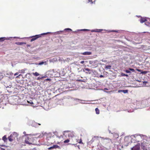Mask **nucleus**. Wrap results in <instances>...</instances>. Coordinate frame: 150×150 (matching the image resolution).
<instances>
[{
  "mask_svg": "<svg viewBox=\"0 0 150 150\" xmlns=\"http://www.w3.org/2000/svg\"><path fill=\"white\" fill-rule=\"evenodd\" d=\"M21 74H19L18 76H16V78H18L19 77V76H21Z\"/></svg>",
  "mask_w": 150,
  "mask_h": 150,
  "instance_id": "obj_39",
  "label": "nucleus"
},
{
  "mask_svg": "<svg viewBox=\"0 0 150 150\" xmlns=\"http://www.w3.org/2000/svg\"><path fill=\"white\" fill-rule=\"evenodd\" d=\"M25 142L26 144H32L33 142L32 137H26L25 140Z\"/></svg>",
  "mask_w": 150,
  "mask_h": 150,
  "instance_id": "obj_2",
  "label": "nucleus"
},
{
  "mask_svg": "<svg viewBox=\"0 0 150 150\" xmlns=\"http://www.w3.org/2000/svg\"><path fill=\"white\" fill-rule=\"evenodd\" d=\"M44 63V62H40L39 63V65H42Z\"/></svg>",
  "mask_w": 150,
  "mask_h": 150,
  "instance_id": "obj_31",
  "label": "nucleus"
},
{
  "mask_svg": "<svg viewBox=\"0 0 150 150\" xmlns=\"http://www.w3.org/2000/svg\"><path fill=\"white\" fill-rule=\"evenodd\" d=\"M17 133L14 132L12 134H11L10 136L13 139H15L16 137H17Z\"/></svg>",
  "mask_w": 150,
  "mask_h": 150,
  "instance_id": "obj_6",
  "label": "nucleus"
},
{
  "mask_svg": "<svg viewBox=\"0 0 150 150\" xmlns=\"http://www.w3.org/2000/svg\"><path fill=\"white\" fill-rule=\"evenodd\" d=\"M38 124L39 125H41V124H39H39Z\"/></svg>",
  "mask_w": 150,
  "mask_h": 150,
  "instance_id": "obj_44",
  "label": "nucleus"
},
{
  "mask_svg": "<svg viewBox=\"0 0 150 150\" xmlns=\"http://www.w3.org/2000/svg\"><path fill=\"white\" fill-rule=\"evenodd\" d=\"M95 110L96 111V113L97 114H99L100 113V110L98 108H96Z\"/></svg>",
  "mask_w": 150,
  "mask_h": 150,
  "instance_id": "obj_15",
  "label": "nucleus"
},
{
  "mask_svg": "<svg viewBox=\"0 0 150 150\" xmlns=\"http://www.w3.org/2000/svg\"><path fill=\"white\" fill-rule=\"evenodd\" d=\"M143 143H142V146H143Z\"/></svg>",
  "mask_w": 150,
  "mask_h": 150,
  "instance_id": "obj_43",
  "label": "nucleus"
},
{
  "mask_svg": "<svg viewBox=\"0 0 150 150\" xmlns=\"http://www.w3.org/2000/svg\"><path fill=\"white\" fill-rule=\"evenodd\" d=\"M137 71H139V72H140V71H141V70L139 69H137Z\"/></svg>",
  "mask_w": 150,
  "mask_h": 150,
  "instance_id": "obj_38",
  "label": "nucleus"
},
{
  "mask_svg": "<svg viewBox=\"0 0 150 150\" xmlns=\"http://www.w3.org/2000/svg\"><path fill=\"white\" fill-rule=\"evenodd\" d=\"M120 75L121 76H126L127 77L128 76V75L127 74H125L123 73H121V74Z\"/></svg>",
  "mask_w": 150,
  "mask_h": 150,
  "instance_id": "obj_23",
  "label": "nucleus"
},
{
  "mask_svg": "<svg viewBox=\"0 0 150 150\" xmlns=\"http://www.w3.org/2000/svg\"><path fill=\"white\" fill-rule=\"evenodd\" d=\"M6 39L5 37H2L0 38V41L2 42L4 41L5 40H6Z\"/></svg>",
  "mask_w": 150,
  "mask_h": 150,
  "instance_id": "obj_18",
  "label": "nucleus"
},
{
  "mask_svg": "<svg viewBox=\"0 0 150 150\" xmlns=\"http://www.w3.org/2000/svg\"><path fill=\"white\" fill-rule=\"evenodd\" d=\"M104 89H107V88H105Z\"/></svg>",
  "mask_w": 150,
  "mask_h": 150,
  "instance_id": "obj_47",
  "label": "nucleus"
},
{
  "mask_svg": "<svg viewBox=\"0 0 150 150\" xmlns=\"http://www.w3.org/2000/svg\"><path fill=\"white\" fill-rule=\"evenodd\" d=\"M147 83V81H144L143 82V83Z\"/></svg>",
  "mask_w": 150,
  "mask_h": 150,
  "instance_id": "obj_37",
  "label": "nucleus"
},
{
  "mask_svg": "<svg viewBox=\"0 0 150 150\" xmlns=\"http://www.w3.org/2000/svg\"><path fill=\"white\" fill-rule=\"evenodd\" d=\"M27 102L28 103H30L31 104H33V103L32 101H31L30 102L29 101H28Z\"/></svg>",
  "mask_w": 150,
  "mask_h": 150,
  "instance_id": "obj_32",
  "label": "nucleus"
},
{
  "mask_svg": "<svg viewBox=\"0 0 150 150\" xmlns=\"http://www.w3.org/2000/svg\"><path fill=\"white\" fill-rule=\"evenodd\" d=\"M131 150H140V146L139 144L136 145L131 148Z\"/></svg>",
  "mask_w": 150,
  "mask_h": 150,
  "instance_id": "obj_5",
  "label": "nucleus"
},
{
  "mask_svg": "<svg viewBox=\"0 0 150 150\" xmlns=\"http://www.w3.org/2000/svg\"><path fill=\"white\" fill-rule=\"evenodd\" d=\"M84 62V61H82L81 62V64H83V63Z\"/></svg>",
  "mask_w": 150,
  "mask_h": 150,
  "instance_id": "obj_36",
  "label": "nucleus"
},
{
  "mask_svg": "<svg viewBox=\"0 0 150 150\" xmlns=\"http://www.w3.org/2000/svg\"><path fill=\"white\" fill-rule=\"evenodd\" d=\"M148 72H149V71H142L141 72V73L142 74H146Z\"/></svg>",
  "mask_w": 150,
  "mask_h": 150,
  "instance_id": "obj_24",
  "label": "nucleus"
},
{
  "mask_svg": "<svg viewBox=\"0 0 150 150\" xmlns=\"http://www.w3.org/2000/svg\"><path fill=\"white\" fill-rule=\"evenodd\" d=\"M33 74L35 76H38L39 75V74L38 72H36L35 73H33Z\"/></svg>",
  "mask_w": 150,
  "mask_h": 150,
  "instance_id": "obj_22",
  "label": "nucleus"
},
{
  "mask_svg": "<svg viewBox=\"0 0 150 150\" xmlns=\"http://www.w3.org/2000/svg\"><path fill=\"white\" fill-rule=\"evenodd\" d=\"M60 147L57 145H54L52 146L49 147L48 148V149L50 150L52 149L55 148H59Z\"/></svg>",
  "mask_w": 150,
  "mask_h": 150,
  "instance_id": "obj_10",
  "label": "nucleus"
},
{
  "mask_svg": "<svg viewBox=\"0 0 150 150\" xmlns=\"http://www.w3.org/2000/svg\"><path fill=\"white\" fill-rule=\"evenodd\" d=\"M125 72L127 73H131V71L129 70H126Z\"/></svg>",
  "mask_w": 150,
  "mask_h": 150,
  "instance_id": "obj_29",
  "label": "nucleus"
},
{
  "mask_svg": "<svg viewBox=\"0 0 150 150\" xmlns=\"http://www.w3.org/2000/svg\"><path fill=\"white\" fill-rule=\"evenodd\" d=\"M104 140V142L105 143H109L111 141V139L108 138H102Z\"/></svg>",
  "mask_w": 150,
  "mask_h": 150,
  "instance_id": "obj_8",
  "label": "nucleus"
},
{
  "mask_svg": "<svg viewBox=\"0 0 150 150\" xmlns=\"http://www.w3.org/2000/svg\"><path fill=\"white\" fill-rule=\"evenodd\" d=\"M92 32H93V31H94V30H92Z\"/></svg>",
  "mask_w": 150,
  "mask_h": 150,
  "instance_id": "obj_46",
  "label": "nucleus"
},
{
  "mask_svg": "<svg viewBox=\"0 0 150 150\" xmlns=\"http://www.w3.org/2000/svg\"><path fill=\"white\" fill-rule=\"evenodd\" d=\"M69 142V139H67L66 140H65L64 141V143H68Z\"/></svg>",
  "mask_w": 150,
  "mask_h": 150,
  "instance_id": "obj_25",
  "label": "nucleus"
},
{
  "mask_svg": "<svg viewBox=\"0 0 150 150\" xmlns=\"http://www.w3.org/2000/svg\"><path fill=\"white\" fill-rule=\"evenodd\" d=\"M4 76V74L2 72L0 71V80L2 79Z\"/></svg>",
  "mask_w": 150,
  "mask_h": 150,
  "instance_id": "obj_16",
  "label": "nucleus"
},
{
  "mask_svg": "<svg viewBox=\"0 0 150 150\" xmlns=\"http://www.w3.org/2000/svg\"><path fill=\"white\" fill-rule=\"evenodd\" d=\"M67 132L68 133L67 135H68V136L69 137L72 138L74 136V134L73 133L71 132H69V131H64V132L63 135H64L65 134V133Z\"/></svg>",
  "mask_w": 150,
  "mask_h": 150,
  "instance_id": "obj_4",
  "label": "nucleus"
},
{
  "mask_svg": "<svg viewBox=\"0 0 150 150\" xmlns=\"http://www.w3.org/2000/svg\"><path fill=\"white\" fill-rule=\"evenodd\" d=\"M98 30L97 29H96L95 30H94V32H100V31H101L102 30Z\"/></svg>",
  "mask_w": 150,
  "mask_h": 150,
  "instance_id": "obj_26",
  "label": "nucleus"
},
{
  "mask_svg": "<svg viewBox=\"0 0 150 150\" xmlns=\"http://www.w3.org/2000/svg\"><path fill=\"white\" fill-rule=\"evenodd\" d=\"M88 3H90L91 4H92L93 3V2L92 1V0H88Z\"/></svg>",
  "mask_w": 150,
  "mask_h": 150,
  "instance_id": "obj_30",
  "label": "nucleus"
},
{
  "mask_svg": "<svg viewBox=\"0 0 150 150\" xmlns=\"http://www.w3.org/2000/svg\"><path fill=\"white\" fill-rule=\"evenodd\" d=\"M129 70L130 71H132V72H134L135 70L133 69L132 68H129Z\"/></svg>",
  "mask_w": 150,
  "mask_h": 150,
  "instance_id": "obj_28",
  "label": "nucleus"
},
{
  "mask_svg": "<svg viewBox=\"0 0 150 150\" xmlns=\"http://www.w3.org/2000/svg\"><path fill=\"white\" fill-rule=\"evenodd\" d=\"M128 91L127 90H119L118 91V93L123 92L125 93H128Z\"/></svg>",
  "mask_w": 150,
  "mask_h": 150,
  "instance_id": "obj_12",
  "label": "nucleus"
},
{
  "mask_svg": "<svg viewBox=\"0 0 150 150\" xmlns=\"http://www.w3.org/2000/svg\"><path fill=\"white\" fill-rule=\"evenodd\" d=\"M64 30H65V31H68V30H69L70 31H72V30L71 29L69 28H66Z\"/></svg>",
  "mask_w": 150,
  "mask_h": 150,
  "instance_id": "obj_27",
  "label": "nucleus"
},
{
  "mask_svg": "<svg viewBox=\"0 0 150 150\" xmlns=\"http://www.w3.org/2000/svg\"><path fill=\"white\" fill-rule=\"evenodd\" d=\"M4 150V149H3V148H2L1 149V150Z\"/></svg>",
  "mask_w": 150,
  "mask_h": 150,
  "instance_id": "obj_42",
  "label": "nucleus"
},
{
  "mask_svg": "<svg viewBox=\"0 0 150 150\" xmlns=\"http://www.w3.org/2000/svg\"><path fill=\"white\" fill-rule=\"evenodd\" d=\"M91 54V53L90 52H86L82 53L83 55H89Z\"/></svg>",
  "mask_w": 150,
  "mask_h": 150,
  "instance_id": "obj_13",
  "label": "nucleus"
},
{
  "mask_svg": "<svg viewBox=\"0 0 150 150\" xmlns=\"http://www.w3.org/2000/svg\"><path fill=\"white\" fill-rule=\"evenodd\" d=\"M133 136L135 138L134 140L136 141L137 142H139V141L137 140V139H139L140 138H143L145 136L144 135H140L138 136L137 135H134Z\"/></svg>",
  "mask_w": 150,
  "mask_h": 150,
  "instance_id": "obj_3",
  "label": "nucleus"
},
{
  "mask_svg": "<svg viewBox=\"0 0 150 150\" xmlns=\"http://www.w3.org/2000/svg\"><path fill=\"white\" fill-rule=\"evenodd\" d=\"M2 139L5 142L7 140V138H6V135H5L3 137Z\"/></svg>",
  "mask_w": 150,
  "mask_h": 150,
  "instance_id": "obj_20",
  "label": "nucleus"
},
{
  "mask_svg": "<svg viewBox=\"0 0 150 150\" xmlns=\"http://www.w3.org/2000/svg\"><path fill=\"white\" fill-rule=\"evenodd\" d=\"M44 78V77H42V78Z\"/></svg>",
  "mask_w": 150,
  "mask_h": 150,
  "instance_id": "obj_48",
  "label": "nucleus"
},
{
  "mask_svg": "<svg viewBox=\"0 0 150 150\" xmlns=\"http://www.w3.org/2000/svg\"><path fill=\"white\" fill-rule=\"evenodd\" d=\"M147 18L145 17H141L140 20V21L141 23H142L147 21Z\"/></svg>",
  "mask_w": 150,
  "mask_h": 150,
  "instance_id": "obj_11",
  "label": "nucleus"
},
{
  "mask_svg": "<svg viewBox=\"0 0 150 150\" xmlns=\"http://www.w3.org/2000/svg\"><path fill=\"white\" fill-rule=\"evenodd\" d=\"M50 79H46V80L47 81H48V80H49Z\"/></svg>",
  "mask_w": 150,
  "mask_h": 150,
  "instance_id": "obj_41",
  "label": "nucleus"
},
{
  "mask_svg": "<svg viewBox=\"0 0 150 150\" xmlns=\"http://www.w3.org/2000/svg\"><path fill=\"white\" fill-rule=\"evenodd\" d=\"M18 74H19V73H18V72H16V73H15L14 74V76L17 75H18Z\"/></svg>",
  "mask_w": 150,
  "mask_h": 150,
  "instance_id": "obj_33",
  "label": "nucleus"
},
{
  "mask_svg": "<svg viewBox=\"0 0 150 150\" xmlns=\"http://www.w3.org/2000/svg\"><path fill=\"white\" fill-rule=\"evenodd\" d=\"M111 67V66L110 65H107L105 67V68L107 69H110Z\"/></svg>",
  "mask_w": 150,
  "mask_h": 150,
  "instance_id": "obj_17",
  "label": "nucleus"
},
{
  "mask_svg": "<svg viewBox=\"0 0 150 150\" xmlns=\"http://www.w3.org/2000/svg\"><path fill=\"white\" fill-rule=\"evenodd\" d=\"M56 134H57V132H55V134L56 135V136L58 138L60 139V138H61L62 137V135H61L60 136H59L58 135H57Z\"/></svg>",
  "mask_w": 150,
  "mask_h": 150,
  "instance_id": "obj_19",
  "label": "nucleus"
},
{
  "mask_svg": "<svg viewBox=\"0 0 150 150\" xmlns=\"http://www.w3.org/2000/svg\"><path fill=\"white\" fill-rule=\"evenodd\" d=\"M27 46H30L29 45H27Z\"/></svg>",
  "mask_w": 150,
  "mask_h": 150,
  "instance_id": "obj_45",
  "label": "nucleus"
},
{
  "mask_svg": "<svg viewBox=\"0 0 150 150\" xmlns=\"http://www.w3.org/2000/svg\"><path fill=\"white\" fill-rule=\"evenodd\" d=\"M81 30H84V31H85V30H87V29H84Z\"/></svg>",
  "mask_w": 150,
  "mask_h": 150,
  "instance_id": "obj_40",
  "label": "nucleus"
},
{
  "mask_svg": "<svg viewBox=\"0 0 150 150\" xmlns=\"http://www.w3.org/2000/svg\"><path fill=\"white\" fill-rule=\"evenodd\" d=\"M99 77L100 78H102V77H104V76L103 75H101L99 76Z\"/></svg>",
  "mask_w": 150,
  "mask_h": 150,
  "instance_id": "obj_35",
  "label": "nucleus"
},
{
  "mask_svg": "<svg viewBox=\"0 0 150 150\" xmlns=\"http://www.w3.org/2000/svg\"><path fill=\"white\" fill-rule=\"evenodd\" d=\"M79 143H83L82 142V140L81 139L79 141Z\"/></svg>",
  "mask_w": 150,
  "mask_h": 150,
  "instance_id": "obj_34",
  "label": "nucleus"
},
{
  "mask_svg": "<svg viewBox=\"0 0 150 150\" xmlns=\"http://www.w3.org/2000/svg\"><path fill=\"white\" fill-rule=\"evenodd\" d=\"M8 140L10 142H12V141H13L14 140V139H13L12 138V137H10V136L8 137Z\"/></svg>",
  "mask_w": 150,
  "mask_h": 150,
  "instance_id": "obj_21",
  "label": "nucleus"
},
{
  "mask_svg": "<svg viewBox=\"0 0 150 150\" xmlns=\"http://www.w3.org/2000/svg\"><path fill=\"white\" fill-rule=\"evenodd\" d=\"M49 142V143L51 144H52L53 143H54L55 142V141L53 137H50V139L48 140Z\"/></svg>",
  "mask_w": 150,
  "mask_h": 150,
  "instance_id": "obj_7",
  "label": "nucleus"
},
{
  "mask_svg": "<svg viewBox=\"0 0 150 150\" xmlns=\"http://www.w3.org/2000/svg\"><path fill=\"white\" fill-rule=\"evenodd\" d=\"M145 22V24L146 25L149 26H150V18H147V21Z\"/></svg>",
  "mask_w": 150,
  "mask_h": 150,
  "instance_id": "obj_9",
  "label": "nucleus"
},
{
  "mask_svg": "<svg viewBox=\"0 0 150 150\" xmlns=\"http://www.w3.org/2000/svg\"><path fill=\"white\" fill-rule=\"evenodd\" d=\"M49 33H43L41 34L36 35L35 36H31L30 37L32 38L30 42H32L34 40H35L38 38L41 37L42 35H45Z\"/></svg>",
  "mask_w": 150,
  "mask_h": 150,
  "instance_id": "obj_1",
  "label": "nucleus"
},
{
  "mask_svg": "<svg viewBox=\"0 0 150 150\" xmlns=\"http://www.w3.org/2000/svg\"><path fill=\"white\" fill-rule=\"evenodd\" d=\"M15 44L17 45H21L23 44H26V43L24 42H16L15 43Z\"/></svg>",
  "mask_w": 150,
  "mask_h": 150,
  "instance_id": "obj_14",
  "label": "nucleus"
}]
</instances>
